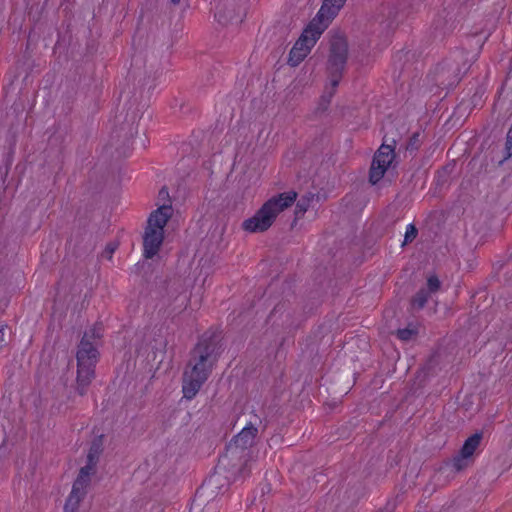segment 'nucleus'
<instances>
[{
	"instance_id": "1",
	"label": "nucleus",
	"mask_w": 512,
	"mask_h": 512,
	"mask_svg": "<svg viewBox=\"0 0 512 512\" xmlns=\"http://www.w3.org/2000/svg\"><path fill=\"white\" fill-rule=\"evenodd\" d=\"M220 335L204 333L191 351V358L182 375L183 397L193 399L212 372L219 357Z\"/></svg>"
},
{
	"instance_id": "2",
	"label": "nucleus",
	"mask_w": 512,
	"mask_h": 512,
	"mask_svg": "<svg viewBox=\"0 0 512 512\" xmlns=\"http://www.w3.org/2000/svg\"><path fill=\"white\" fill-rule=\"evenodd\" d=\"M329 53L326 63V73L330 82V90H326L320 98L317 110L324 112L328 109L335 94L348 60V42L343 32L332 29L329 32Z\"/></svg>"
},
{
	"instance_id": "3",
	"label": "nucleus",
	"mask_w": 512,
	"mask_h": 512,
	"mask_svg": "<svg viewBox=\"0 0 512 512\" xmlns=\"http://www.w3.org/2000/svg\"><path fill=\"white\" fill-rule=\"evenodd\" d=\"M102 337V326L95 324L89 331L84 332L78 345L76 353L77 359V378L76 391L80 396H84L88 386L95 377V366L98 358V350L92 340Z\"/></svg>"
},
{
	"instance_id": "4",
	"label": "nucleus",
	"mask_w": 512,
	"mask_h": 512,
	"mask_svg": "<svg viewBox=\"0 0 512 512\" xmlns=\"http://www.w3.org/2000/svg\"><path fill=\"white\" fill-rule=\"evenodd\" d=\"M476 56L477 54L470 55L463 49L453 51L448 58L435 67L432 73L435 85L442 89L455 87L476 60Z\"/></svg>"
},
{
	"instance_id": "5",
	"label": "nucleus",
	"mask_w": 512,
	"mask_h": 512,
	"mask_svg": "<svg viewBox=\"0 0 512 512\" xmlns=\"http://www.w3.org/2000/svg\"><path fill=\"white\" fill-rule=\"evenodd\" d=\"M297 198L295 191L283 192L267 200L261 208L242 223L245 231L265 232L274 223L277 215L291 206Z\"/></svg>"
},
{
	"instance_id": "6",
	"label": "nucleus",
	"mask_w": 512,
	"mask_h": 512,
	"mask_svg": "<svg viewBox=\"0 0 512 512\" xmlns=\"http://www.w3.org/2000/svg\"><path fill=\"white\" fill-rule=\"evenodd\" d=\"M328 26L323 20H317L315 15L290 50L288 64L292 67L299 65L310 53L312 47Z\"/></svg>"
},
{
	"instance_id": "7",
	"label": "nucleus",
	"mask_w": 512,
	"mask_h": 512,
	"mask_svg": "<svg viewBox=\"0 0 512 512\" xmlns=\"http://www.w3.org/2000/svg\"><path fill=\"white\" fill-rule=\"evenodd\" d=\"M258 429L251 423L247 424L232 440L226 445L225 453L219 458L218 468L228 470L233 467L232 461L241 457V454L252 447Z\"/></svg>"
},
{
	"instance_id": "8",
	"label": "nucleus",
	"mask_w": 512,
	"mask_h": 512,
	"mask_svg": "<svg viewBox=\"0 0 512 512\" xmlns=\"http://www.w3.org/2000/svg\"><path fill=\"white\" fill-rule=\"evenodd\" d=\"M140 118L135 101L125 104L115 116V123L119 128L120 136H123L126 140L133 139L138 134Z\"/></svg>"
},
{
	"instance_id": "9",
	"label": "nucleus",
	"mask_w": 512,
	"mask_h": 512,
	"mask_svg": "<svg viewBox=\"0 0 512 512\" xmlns=\"http://www.w3.org/2000/svg\"><path fill=\"white\" fill-rule=\"evenodd\" d=\"M268 322L284 330L291 329L294 326L293 311L285 302L278 303L270 312Z\"/></svg>"
},
{
	"instance_id": "10",
	"label": "nucleus",
	"mask_w": 512,
	"mask_h": 512,
	"mask_svg": "<svg viewBox=\"0 0 512 512\" xmlns=\"http://www.w3.org/2000/svg\"><path fill=\"white\" fill-rule=\"evenodd\" d=\"M163 238L164 233L160 232L159 229L146 227L143 236V255L146 259H151L158 253L160 246L162 245Z\"/></svg>"
},
{
	"instance_id": "11",
	"label": "nucleus",
	"mask_w": 512,
	"mask_h": 512,
	"mask_svg": "<svg viewBox=\"0 0 512 512\" xmlns=\"http://www.w3.org/2000/svg\"><path fill=\"white\" fill-rule=\"evenodd\" d=\"M482 438L483 432H476L466 439L460 449L459 455L453 459V466L457 471L463 469V461L474 454L475 450L479 447Z\"/></svg>"
},
{
	"instance_id": "12",
	"label": "nucleus",
	"mask_w": 512,
	"mask_h": 512,
	"mask_svg": "<svg viewBox=\"0 0 512 512\" xmlns=\"http://www.w3.org/2000/svg\"><path fill=\"white\" fill-rule=\"evenodd\" d=\"M171 216L172 205H166V203H163L150 214L147 220V227L159 229L160 232L164 233V227Z\"/></svg>"
},
{
	"instance_id": "13",
	"label": "nucleus",
	"mask_w": 512,
	"mask_h": 512,
	"mask_svg": "<svg viewBox=\"0 0 512 512\" xmlns=\"http://www.w3.org/2000/svg\"><path fill=\"white\" fill-rule=\"evenodd\" d=\"M346 0H324L319 11L317 12V20L321 19L328 25L338 15Z\"/></svg>"
},
{
	"instance_id": "14",
	"label": "nucleus",
	"mask_w": 512,
	"mask_h": 512,
	"mask_svg": "<svg viewBox=\"0 0 512 512\" xmlns=\"http://www.w3.org/2000/svg\"><path fill=\"white\" fill-rule=\"evenodd\" d=\"M397 140L395 138L389 139L387 134L383 138V143L375 153V156L380 160H385L389 162V166L392 164L393 159L395 158V147Z\"/></svg>"
},
{
	"instance_id": "15",
	"label": "nucleus",
	"mask_w": 512,
	"mask_h": 512,
	"mask_svg": "<svg viewBox=\"0 0 512 512\" xmlns=\"http://www.w3.org/2000/svg\"><path fill=\"white\" fill-rule=\"evenodd\" d=\"M388 168V161L385 162V160H380L374 155L369 170V182L372 185H376L383 178Z\"/></svg>"
},
{
	"instance_id": "16",
	"label": "nucleus",
	"mask_w": 512,
	"mask_h": 512,
	"mask_svg": "<svg viewBox=\"0 0 512 512\" xmlns=\"http://www.w3.org/2000/svg\"><path fill=\"white\" fill-rule=\"evenodd\" d=\"M103 452V435H100L93 439L91 442L88 454H87V462L94 464L97 466L99 461V457Z\"/></svg>"
},
{
	"instance_id": "17",
	"label": "nucleus",
	"mask_w": 512,
	"mask_h": 512,
	"mask_svg": "<svg viewBox=\"0 0 512 512\" xmlns=\"http://www.w3.org/2000/svg\"><path fill=\"white\" fill-rule=\"evenodd\" d=\"M313 199V195L312 194H309V195H305V196H302L296 203V207H295V218L291 224V227L293 228L294 225L296 224L297 220L299 218H301L304 213L308 210L309 206H310V202L312 201Z\"/></svg>"
},
{
	"instance_id": "18",
	"label": "nucleus",
	"mask_w": 512,
	"mask_h": 512,
	"mask_svg": "<svg viewBox=\"0 0 512 512\" xmlns=\"http://www.w3.org/2000/svg\"><path fill=\"white\" fill-rule=\"evenodd\" d=\"M179 282L177 280L168 279L163 282V288L165 289L164 297L168 298V301L174 299L180 293Z\"/></svg>"
},
{
	"instance_id": "19",
	"label": "nucleus",
	"mask_w": 512,
	"mask_h": 512,
	"mask_svg": "<svg viewBox=\"0 0 512 512\" xmlns=\"http://www.w3.org/2000/svg\"><path fill=\"white\" fill-rule=\"evenodd\" d=\"M430 294L425 288H421L411 299L413 309L420 310L426 305Z\"/></svg>"
},
{
	"instance_id": "20",
	"label": "nucleus",
	"mask_w": 512,
	"mask_h": 512,
	"mask_svg": "<svg viewBox=\"0 0 512 512\" xmlns=\"http://www.w3.org/2000/svg\"><path fill=\"white\" fill-rule=\"evenodd\" d=\"M89 483L90 480L77 476L73 483L72 490L70 493L77 495L81 498H84V496L86 495V488L89 485Z\"/></svg>"
},
{
	"instance_id": "21",
	"label": "nucleus",
	"mask_w": 512,
	"mask_h": 512,
	"mask_svg": "<svg viewBox=\"0 0 512 512\" xmlns=\"http://www.w3.org/2000/svg\"><path fill=\"white\" fill-rule=\"evenodd\" d=\"M418 334V329L415 326L409 325L405 328H400L396 331L397 337L402 341H409Z\"/></svg>"
},
{
	"instance_id": "22",
	"label": "nucleus",
	"mask_w": 512,
	"mask_h": 512,
	"mask_svg": "<svg viewBox=\"0 0 512 512\" xmlns=\"http://www.w3.org/2000/svg\"><path fill=\"white\" fill-rule=\"evenodd\" d=\"M82 499L83 498L70 493L68 498L66 499L63 512H75L78 509Z\"/></svg>"
},
{
	"instance_id": "23",
	"label": "nucleus",
	"mask_w": 512,
	"mask_h": 512,
	"mask_svg": "<svg viewBox=\"0 0 512 512\" xmlns=\"http://www.w3.org/2000/svg\"><path fill=\"white\" fill-rule=\"evenodd\" d=\"M418 235V229L414 224H409L407 226L404 241L402 243V246L407 245L408 243H411Z\"/></svg>"
},
{
	"instance_id": "24",
	"label": "nucleus",
	"mask_w": 512,
	"mask_h": 512,
	"mask_svg": "<svg viewBox=\"0 0 512 512\" xmlns=\"http://www.w3.org/2000/svg\"><path fill=\"white\" fill-rule=\"evenodd\" d=\"M10 336L9 328L6 324L0 323V351L8 344Z\"/></svg>"
},
{
	"instance_id": "25",
	"label": "nucleus",
	"mask_w": 512,
	"mask_h": 512,
	"mask_svg": "<svg viewBox=\"0 0 512 512\" xmlns=\"http://www.w3.org/2000/svg\"><path fill=\"white\" fill-rule=\"evenodd\" d=\"M95 471L96 466L94 464L87 462L85 466L80 468L78 476L90 480L91 474H94Z\"/></svg>"
},
{
	"instance_id": "26",
	"label": "nucleus",
	"mask_w": 512,
	"mask_h": 512,
	"mask_svg": "<svg viewBox=\"0 0 512 512\" xmlns=\"http://www.w3.org/2000/svg\"><path fill=\"white\" fill-rule=\"evenodd\" d=\"M441 283L437 276H430L427 279V291L430 293L437 292L440 289Z\"/></svg>"
},
{
	"instance_id": "27",
	"label": "nucleus",
	"mask_w": 512,
	"mask_h": 512,
	"mask_svg": "<svg viewBox=\"0 0 512 512\" xmlns=\"http://www.w3.org/2000/svg\"><path fill=\"white\" fill-rule=\"evenodd\" d=\"M420 134L419 133H414L412 134V136L409 138V141L406 145V150L407 151H415L419 148L420 146Z\"/></svg>"
},
{
	"instance_id": "28",
	"label": "nucleus",
	"mask_w": 512,
	"mask_h": 512,
	"mask_svg": "<svg viewBox=\"0 0 512 512\" xmlns=\"http://www.w3.org/2000/svg\"><path fill=\"white\" fill-rule=\"evenodd\" d=\"M158 199L163 201V203H166V205H171V199L169 195L168 188L166 186H163L158 193Z\"/></svg>"
},
{
	"instance_id": "29",
	"label": "nucleus",
	"mask_w": 512,
	"mask_h": 512,
	"mask_svg": "<svg viewBox=\"0 0 512 512\" xmlns=\"http://www.w3.org/2000/svg\"><path fill=\"white\" fill-rule=\"evenodd\" d=\"M450 171V168L449 166H445L443 167L441 170L438 171V174H437V184L440 185V184H444L446 182V176L448 175Z\"/></svg>"
},
{
	"instance_id": "30",
	"label": "nucleus",
	"mask_w": 512,
	"mask_h": 512,
	"mask_svg": "<svg viewBox=\"0 0 512 512\" xmlns=\"http://www.w3.org/2000/svg\"><path fill=\"white\" fill-rule=\"evenodd\" d=\"M117 248V245L114 244V243H108L105 247V250H104V255L108 258V259H111L112 258V254L114 253V251L116 250Z\"/></svg>"
},
{
	"instance_id": "31",
	"label": "nucleus",
	"mask_w": 512,
	"mask_h": 512,
	"mask_svg": "<svg viewBox=\"0 0 512 512\" xmlns=\"http://www.w3.org/2000/svg\"><path fill=\"white\" fill-rule=\"evenodd\" d=\"M511 148H512V125L508 131L507 138H506V149L510 150Z\"/></svg>"
},
{
	"instance_id": "32",
	"label": "nucleus",
	"mask_w": 512,
	"mask_h": 512,
	"mask_svg": "<svg viewBox=\"0 0 512 512\" xmlns=\"http://www.w3.org/2000/svg\"><path fill=\"white\" fill-rule=\"evenodd\" d=\"M376 512H391V509L388 507H384V508L377 510Z\"/></svg>"
},
{
	"instance_id": "33",
	"label": "nucleus",
	"mask_w": 512,
	"mask_h": 512,
	"mask_svg": "<svg viewBox=\"0 0 512 512\" xmlns=\"http://www.w3.org/2000/svg\"><path fill=\"white\" fill-rule=\"evenodd\" d=\"M170 2L174 5H177L180 3V0H170Z\"/></svg>"
},
{
	"instance_id": "34",
	"label": "nucleus",
	"mask_w": 512,
	"mask_h": 512,
	"mask_svg": "<svg viewBox=\"0 0 512 512\" xmlns=\"http://www.w3.org/2000/svg\"><path fill=\"white\" fill-rule=\"evenodd\" d=\"M215 16H216V17H217V16L221 17V15H220V14H216ZM218 22H221V18H219V19H218Z\"/></svg>"
}]
</instances>
